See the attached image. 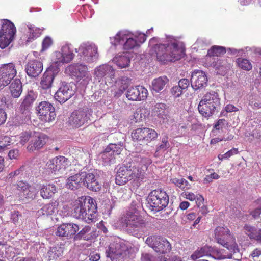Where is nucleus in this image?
<instances>
[{"instance_id":"obj_1","label":"nucleus","mask_w":261,"mask_h":261,"mask_svg":"<svg viewBox=\"0 0 261 261\" xmlns=\"http://www.w3.org/2000/svg\"><path fill=\"white\" fill-rule=\"evenodd\" d=\"M149 44L158 61L164 64L178 61L184 54L182 45L177 38L172 36H167L164 41L158 38H152Z\"/></svg>"},{"instance_id":"obj_2","label":"nucleus","mask_w":261,"mask_h":261,"mask_svg":"<svg viewBox=\"0 0 261 261\" xmlns=\"http://www.w3.org/2000/svg\"><path fill=\"white\" fill-rule=\"evenodd\" d=\"M74 57L72 46L69 43L63 44L58 50L54 51L51 55L50 65L42 77L41 88L49 89L55 77L60 71V68L64 64L71 62Z\"/></svg>"},{"instance_id":"obj_3","label":"nucleus","mask_w":261,"mask_h":261,"mask_svg":"<svg viewBox=\"0 0 261 261\" xmlns=\"http://www.w3.org/2000/svg\"><path fill=\"white\" fill-rule=\"evenodd\" d=\"M146 39L145 34L141 32L133 33L126 30H121L114 36L110 38L112 47H119L125 50H133L138 48Z\"/></svg>"},{"instance_id":"obj_4","label":"nucleus","mask_w":261,"mask_h":261,"mask_svg":"<svg viewBox=\"0 0 261 261\" xmlns=\"http://www.w3.org/2000/svg\"><path fill=\"white\" fill-rule=\"evenodd\" d=\"M17 74L15 64L12 63L0 65V89L10 84L9 90L12 97L17 98L22 92V85L18 79H14Z\"/></svg>"},{"instance_id":"obj_5","label":"nucleus","mask_w":261,"mask_h":261,"mask_svg":"<svg viewBox=\"0 0 261 261\" xmlns=\"http://www.w3.org/2000/svg\"><path fill=\"white\" fill-rule=\"evenodd\" d=\"M121 227L125 229L128 233L139 237L146 230L145 221L139 214L137 207L132 205L129 208L126 216L119 220Z\"/></svg>"},{"instance_id":"obj_6","label":"nucleus","mask_w":261,"mask_h":261,"mask_svg":"<svg viewBox=\"0 0 261 261\" xmlns=\"http://www.w3.org/2000/svg\"><path fill=\"white\" fill-rule=\"evenodd\" d=\"M72 205L71 211L74 217L82 219L87 223L94 221L96 218V207L93 199L81 197L73 201Z\"/></svg>"},{"instance_id":"obj_7","label":"nucleus","mask_w":261,"mask_h":261,"mask_svg":"<svg viewBox=\"0 0 261 261\" xmlns=\"http://www.w3.org/2000/svg\"><path fill=\"white\" fill-rule=\"evenodd\" d=\"M143 174L138 173L136 166L130 164L129 166H122L118 169L115 178L116 183L118 185H123L129 180L140 184L142 181Z\"/></svg>"},{"instance_id":"obj_8","label":"nucleus","mask_w":261,"mask_h":261,"mask_svg":"<svg viewBox=\"0 0 261 261\" xmlns=\"http://www.w3.org/2000/svg\"><path fill=\"white\" fill-rule=\"evenodd\" d=\"M81 60L84 63L91 64L96 62L99 57L98 47L95 43L85 41L75 48Z\"/></svg>"},{"instance_id":"obj_9","label":"nucleus","mask_w":261,"mask_h":261,"mask_svg":"<svg viewBox=\"0 0 261 261\" xmlns=\"http://www.w3.org/2000/svg\"><path fill=\"white\" fill-rule=\"evenodd\" d=\"M220 105L218 94L214 91L206 93L200 100L198 108L203 116L208 117L213 114Z\"/></svg>"},{"instance_id":"obj_10","label":"nucleus","mask_w":261,"mask_h":261,"mask_svg":"<svg viewBox=\"0 0 261 261\" xmlns=\"http://www.w3.org/2000/svg\"><path fill=\"white\" fill-rule=\"evenodd\" d=\"M215 237L217 242L225 247L227 250L234 253L239 252L240 250L235 239L231 235L227 227H217L215 230Z\"/></svg>"},{"instance_id":"obj_11","label":"nucleus","mask_w":261,"mask_h":261,"mask_svg":"<svg viewBox=\"0 0 261 261\" xmlns=\"http://www.w3.org/2000/svg\"><path fill=\"white\" fill-rule=\"evenodd\" d=\"M148 207L154 212L166 207L169 203V197L163 190L157 189L151 191L147 198Z\"/></svg>"},{"instance_id":"obj_12","label":"nucleus","mask_w":261,"mask_h":261,"mask_svg":"<svg viewBox=\"0 0 261 261\" xmlns=\"http://www.w3.org/2000/svg\"><path fill=\"white\" fill-rule=\"evenodd\" d=\"M94 78L99 82L105 83L107 87L102 86L103 89L108 87H113L114 83L115 70L112 66L104 64L97 66L93 70Z\"/></svg>"},{"instance_id":"obj_13","label":"nucleus","mask_w":261,"mask_h":261,"mask_svg":"<svg viewBox=\"0 0 261 261\" xmlns=\"http://www.w3.org/2000/svg\"><path fill=\"white\" fill-rule=\"evenodd\" d=\"M65 72L75 77L77 82L83 86L87 85L91 79L87 66L83 64H72L65 68Z\"/></svg>"},{"instance_id":"obj_14","label":"nucleus","mask_w":261,"mask_h":261,"mask_svg":"<svg viewBox=\"0 0 261 261\" xmlns=\"http://www.w3.org/2000/svg\"><path fill=\"white\" fill-rule=\"evenodd\" d=\"M37 96V93L33 90L29 91L24 96L20 106L21 114L16 117L19 124L25 123L30 119V109Z\"/></svg>"},{"instance_id":"obj_15","label":"nucleus","mask_w":261,"mask_h":261,"mask_svg":"<svg viewBox=\"0 0 261 261\" xmlns=\"http://www.w3.org/2000/svg\"><path fill=\"white\" fill-rule=\"evenodd\" d=\"M92 113V111L88 108L75 111L69 118V123L73 127H79L93 120Z\"/></svg>"},{"instance_id":"obj_16","label":"nucleus","mask_w":261,"mask_h":261,"mask_svg":"<svg viewBox=\"0 0 261 261\" xmlns=\"http://www.w3.org/2000/svg\"><path fill=\"white\" fill-rule=\"evenodd\" d=\"M158 136V134L154 129L148 127L138 128L132 133V137L134 140L145 144L155 140Z\"/></svg>"},{"instance_id":"obj_17","label":"nucleus","mask_w":261,"mask_h":261,"mask_svg":"<svg viewBox=\"0 0 261 261\" xmlns=\"http://www.w3.org/2000/svg\"><path fill=\"white\" fill-rule=\"evenodd\" d=\"M70 165L69 161L63 156L56 157L49 160L46 168L55 175L63 174Z\"/></svg>"},{"instance_id":"obj_18","label":"nucleus","mask_w":261,"mask_h":261,"mask_svg":"<svg viewBox=\"0 0 261 261\" xmlns=\"http://www.w3.org/2000/svg\"><path fill=\"white\" fill-rule=\"evenodd\" d=\"M127 252V248L119 238L116 239L115 242L111 243L106 250L107 256L110 258L111 260L118 258L121 256L126 257Z\"/></svg>"},{"instance_id":"obj_19","label":"nucleus","mask_w":261,"mask_h":261,"mask_svg":"<svg viewBox=\"0 0 261 261\" xmlns=\"http://www.w3.org/2000/svg\"><path fill=\"white\" fill-rule=\"evenodd\" d=\"M146 243L154 250L161 253H166L171 249L169 242L165 239L156 236H151L147 238Z\"/></svg>"},{"instance_id":"obj_20","label":"nucleus","mask_w":261,"mask_h":261,"mask_svg":"<svg viewBox=\"0 0 261 261\" xmlns=\"http://www.w3.org/2000/svg\"><path fill=\"white\" fill-rule=\"evenodd\" d=\"M17 189L18 194L21 197H24L29 199H33L38 192L40 186L37 184H33L31 185L22 181H18L15 186Z\"/></svg>"},{"instance_id":"obj_21","label":"nucleus","mask_w":261,"mask_h":261,"mask_svg":"<svg viewBox=\"0 0 261 261\" xmlns=\"http://www.w3.org/2000/svg\"><path fill=\"white\" fill-rule=\"evenodd\" d=\"M40 119L44 122H51L55 119L56 113L55 108L47 101L39 103L36 108Z\"/></svg>"},{"instance_id":"obj_22","label":"nucleus","mask_w":261,"mask_h":261,"mask_svg":"<svg viewBox=\"0 0 261 261\" xmlns=\"http://www.w3.org/2000/svg\"><path fill=\"white\" fill-rule=\"evenodd\" d=\"M20 31L23 34L21 40L27 43L35 40L41 33V30L39 28L30 23L22 24Z\"/></svg>"},{"instance_id":"obj_23","label":"nucleus","mask_w":261,"mask_h":261,"mask_svg":"<svg viewBox=\"0 0 261 261\" xmlns=\"http://www.w3.org/2000/svg\"><path fill=\"white\" fill-rule=\"evenodd\" d=\"M74 86L70 84L62 83L55 94V98L60 103L65 102L74 94Z\"/></svg>"},{"instance_id":"obj_24","label":"nucleus","mask_w":261,"mask_h":261,"mask_svg":"<svg viewBox=\"0 0 261 261\" xmlns=\"http://www.w3.org/2000/svg\"><path fill=\"white\" fill-rule=\"evenodd\" d=\"M191 84L192 87L195 90L206 87L207 77L205 73L200 70H194L191 74Z\"/></svg>"},{"instance_id":"obj_25","label":"nucleus","mask_w":261,"mask_h":261,"mask_svg":"<svg viewBox=\"0 0 261 261\" xmlns=\"http://www.w3.org/2000/svg\"><path fill=\"white\" fill-rule=\"evenodd\" d=\"M148 95V91L142 86L129 88L126 92V97L130 100H144Z\"/></svg>"},{"instance_id":"obj_26","label":"nucleus","mask_w":261,"mask_h":261,"mask_svg":"<svg viewBox=\"0 0 261 261\" xmlns=\"http://www.w3.org/2000/svg\"><path fill=\"white\" fill-rule=\"evenodd\" d=\"M79 229L78 225L75 224L63 223L57 228L56 234L58 236L68 239L74 236Z\"/></svg>"},{"instance_id":"obj_27","label":"nucleus","mask_w":261,"mask_h":261,"mask_svg":"<svg viewBox=\"0 0 261 261\" xmlns=\"http://www.w3.org/2000/svg\"><path fill=\"white\" fill-rule=\"evenodd\" d=\"M83 177V185L93 191H98L101 188V184L96 179L95 175L92 173L85 171L81 172Z\"/></svg>"},{"instance_id":"obj_28","label":"nucleus","mask_w":261,"mask_h":261,"mask_svg":"<svg viewBox=\"0 0 261 261\" xmlns=\"http://www.w3.org/2000/svg\"><path fill=\"white\" fill-rule=\"evenodd\" d=\"M43 69V63L37 60H30L25 66L27 74L33 77L38 76L42 72Z\"/></svg>"},{"instance_id":"obj_29","label":"nucleus","mask_w":261,"mask_h":261,"mask_svg":"<svg viewBox=\"0 0 261 261\" xmlns=\"http://www.w3.org/2000/svg\"><path fill=\"white\" fill-rule=\"evenodd\" d=\"M46 136L45 135L40 133H34L31 137V140L27 147L29 151L34 149H38L41 148L46 143Z\"/></svg>"},{"instance_id":"obj_30","label":"nucleus","mask_w":261,"mask_h":261,"mask_svg":"<svg viewBox=\"0 0 261 261\" xmlns=\"http://www.w3.org/2000/svg\"><path fill=\"white\" fill-rule=\"evenodd\" d=\"M151 163V159L147 156H137L130 163V164H133L136 166L138 173H141L143 174L142 181L145 179V171L147 170L148 166Z\"/></svg>"},{"instance_id":"obj_31","label":"nucleus","mask_w":261,"mask_h":261,"mask_svg":"<svg viewBox=\"0 0 261 261\" xmlns=\"http://www.w3.org/2000/svg\"><path fill=\"white\" fill-rule=\"evenodd\" d=\"M130 83V79L125 76L121 77L117 80L114 77L113 86L116 89H118V90L115 92L114 95L119 97L128 87Z\"/></svg>"},{"instance_id":"obj_32","label":"nucleus","mask_w":261,"mask_h":261,"mask_svg":"<svg viewBox=\"0 0 261 261\" xmlns=\"http://www.w3.org/2000/svg\"><path fill=\"white\" fill-rule=\"evenodd\" d=\"M0 33L1 34L7 36L9 38L14 39L16 33V29L12 22L9 20L4 19L2 22Z\"/></svg>"},{"instance_id":"obj_33","label":"nucleus","mask_w":261,"mask_h":261,"mask_svg":"<svg viewBox=\"0 0 261 261\" xmlns=\"http://www.w3.org/2000/svg\"><path fill=\"white\" fill-rule=\"evenodd\" d=\"M83 177L81 172L70 176L67 180L66 187L72 190H76L83 186Z\"/></svg>"},{"instance_id":"obj_34","label":"nucleus","mask_w":261,"mask_h":261,"mask_svg":"<svg viewBox=\"0 0 261 261\" xmlns=\"http://www.w3.org/2000/svg\"><path fill=\"white\" fill-rule=\"evenodd\" d=\"M40 193L43 199L50 198L56 192V187L54 184H48L40 186Z\"/></svg>"},{"instance_id":"obj_35","label":"nucleus","mask_w":261,"mask_h":261,"mask_svg":"<svg viewBox=\"0 0 261 261\" xmlns=\"http://www.w3.org/2000/svg\"><path fill=\"white\" fill-rule=\"evenodd\" d=\"M216 64L214 68L218 74L222 75H224L231 67L230 64L226 59H219Z\"/></svg>"},{"instance_id":"obj_36","label":"nucleus","mask_w":261,"mask_h":261,"mask_svg":"<svg viewBox=\"0 0 261 261\" xmlns=\"http://www.w3.org/2000/svg\"><path fill=\"white\" fill-rule=\"evenodd\" d=\"M56 202L49 203L44 205L37 212L38 216L51 215L57 211Z\"/></svg>"},{"instance_id":"obj_37","label":"nucleus","mask_w":261,"mask_h":261,"mask_svg":"<svg viewBox=\"0 0 261 261\" xmlns=\"http://www.w3.org/2000/svg\"><path fill=\"white\" fill-rule=\"evenodd\" d=\"M113 62L120 68L127 67L129 65L130 59L126 54L117 55L113 58Z\"/></svg>"},{"instance_id":"obj_38","label":"nucleus","mask_w":261,"mask_h":261,"mask_svg":"<svg viewBox=\"0 0 261 261\" xmlns=\"http://www.w3.org/2000/svg\"><path fill=\"white\" fill-rule=\"evenodd\" d=\"M227 253L224 249H218L217 248H213V251L211 254V256L216 259H223L225 258H231L232 256L231 253L233 252Z\"/></svg>"},{"instance_id":"obj_39","label":"nucleus","mask_w":261,"mask_h":261,"mask_svg":"<svg viewBox=\"0 0 261 261\" xmlns=\"http://www.w3.org/2000/svg\"><path fill=\"white\" fill-rule=\"evenodd\" d=\"M63 252V248L60 247H52L48 251L46 258L49 261L56 260L62 256Z\"/></svg>"},{"instance_id":"obj_40","label":"nucleus","mask_w":261,"mask_h":261,"mask_svg":"<svg viewBox=\"0 0 261 261\" xmlns=\"http://www.w3.org/2000/svg\"><path fill=\"white\" fill-rule=\"evenodd\" d=\"M152 115L163 119H167L166 105L163 103H156L152 109Z\"/></svg>"},{"instance_id":"obj_41","label":"nucleus","mask_w":261,"mask_h":261,"mask_svg":"<svg viewBox=\"0 0 261 261\" xmlns=\"http://www.w3.org/2000/svg\"><path fill=\"white\" fill-rule=\"evenodd\" d=\"M167 79L166 77H159L154 79L151 83L152 90L159 92L163 89L167 82Z\"/></svg>"},{"instance_id":"obj_42","label":"nucleus","mask_w":261,"mask_h":261,"mask_svg":"<svg viewBox=\"0 0 261 261\" xmlns=\"http://www.w3.org/2000/svg\"><path fill=\"white\" fill-rule=\"evenodd\" d=\"M212 251H213V248L205 246L200 249L196 251L192 255L191 257L193 260H195L198 258L204 256H211V254L212 253Z\"/></svg>"},{"instance_id":"obj_43","label":"nucleus","mask_w":261,"mask_h":261,"mask_svg":"<svg viewBox=\"0 0 261 261\" xmlns=\"http://www.w3.org/2000/svg\"><path fill=\"white\" fill-rule=\"evenodd\" d=\"M171 182L182 190H186L191 188V186L188 181L182 177H172Z\"/></svg>"},{"instance_id":"obj_44","label":"nucleus","mask_w":261,"mask_h":261,"mask_svg":"<svg viewBox=\"0 0 261 261\" xmlns=\"http://www.w3.org/2000/svg\"><path fill=\"white\" fill-rule=\"evenodd\" d=\"M209 54L215 56L216 58L224 55L226 52V49L223 46L214 45L211 47L207 51Z\"/></svg>"},{"instance_id":"obj_45","label":"nucleus","mask_w":261,"mask_h":261,"mask_svg":"<svg viewBox=\"0 0 261 261\" xmlns=\"http://www.w3.org/2000/svg\"><path fill=\"white\" fill-rule=\"evenodd\" d=\"M218 59H219L218 58H216L215 56L209 54L207 52V54L204 58L202 63L205 67H211L214 68V67L216 66L217 60Z\"/></svg>"},{"instance_id":"obj_46","label":"nucleus","mask_w":261,"mask_h":261,"mask_svg":"<svg viewBox=\"0 0 261 261\" xmlns=\"http://www.w3.org/2000/svg\"><path fill=\"white\" fill-rule=\"evenodd\" d=\"M238 66L241 69L249 71L252 68V64L249 60L244 58H238L236 61Z\"/></svg>"},{"instance_id":"obj_47","label":"nucleus","mask_w":261,"mask_h":261,"mask_svg":"<svg viewBox=\"0 0 261 261\" xmlns=\"http://www.w3.org/2000/svg\"><path fill=\"white\" fill-rule=\"evenodd\" d=\"M90 231L91 228L89 226H85L75 236V237L84 240H89L92 238Z\"/></svg>"},{"instance_id":"obj_48","label":"nucleus","mask_w":261,"mask_h":261,"mask_svg":"<svg viewBox=\"0 0 261 261\" xmlns=\"http://www.w3.org/2000/svg\"><path fill=\"white\" fill-rule=\"evenodd\" d=\"M123 148V144L119 143V144H110L106 148L112 152L114 155H119L120 154Z\"/></svg>"},{"instance_id":"obj_49","label":"nucleus","mask_w":261,"mask_h":261,"mask_svg":"<svg viewBox=\"0 0 261 261\" xmlns=\"http://www.w3.org/2000/svg\"><path fill=\"white\" fill-rule=\"evenodd\" d=\"M114 155H115L112 154V152H110L109 150H107V148H106L105 151L101 154V158L106 165H108V164H110L113 162Z\"/></svg>"},{"instance_id":"obj_50","label":"nucleus","mask_w":261,"mask_h":261,"mask_svg":"<svg viewBox=\"0 0 261 261\" xmlns=\"http://www.w3.org/2000/svg\"><path fill=\"white\" fill-rule=\"evenodd\" d=\"M53 44V39L49 36H46L42 40L40 52L48 49Z\"/></svg>"},{"instance_id":"obj_51","label":"nucleus","mask_w":261,"mask_h":261,"mask_svg":"<svg viewBox=\"0 0 261 261\" xmlns=\"http://www.w3.org/2000/svg\"><path fill=\"white\" fill-rule=\"evenodd\" d=\"M145 111L144 109H138L134 113V121L135 122H139L143 120L146 117V115L144 113Z\"/></svg>"},{"instance_id":"obj_52","label":"nucleus","mask_w":261,"mask_h":261,"mask_svg":"<svg viewBox=\"0 0 261 261\" xmlns=\"http://www.w3.org/2000/svg\"><path fill=\"white\" fill-rule=\"evenodd\" d=\"M210 43L208 40L205 38H199L193 45L194 49L202 48Z\"/></svg>"},{"instance_id":"obj_53","label":"nucleus","mask_w":261,"mask_h":261,"mask_svg":"<svg viewBox=\"0 0 261 261\" xmlns=\"http://www.w3.org/2000/svg\"><path fill=\"white\" fill-rule=\"evenodd\" d=\"M13 39L9 38L8 37L0 33V48H5L8 46Z\"/></svg>"},{"instance_id":"obj_54","label":"nucleus","mask_w":261,"mask_h":261,"mask_svg":"<svg viewBox=\"0 0 261 261\" xmlns=\"http://www.w3.org/2000/svg\"><path fill=\"white\" fill-rule=\"evenodd\" d=\"M257 229L255 227L248 225H246L244 227L245 233L248 236L250 239H253Z\"/></svg>"},{"instance_id":"obj_55","label":"nucleus","mask_w":261,"mask_h":261,"mask_svg":"<svg viewBox=\"0 0 261 261\" xmlns=\"http://www.w3.org/2000/svg\"><path fill=\"white\" fill-rule=\"evenodd\" d=\"M32 136V135L30 132H24L22 133L19 137L20 139V143L21 144L24 145L30 138H31Z\"/></svg>"},{"instance_id":"obj_56","label":"nucleus","mask_w":261,"mask_h":261,"mask_svg":"<svg viewBox=\"0 0 261 261\" xmlns=\"http://www.w3.org/2000/svg\"><path fill=\"white\" fill-rule=\"evenodd\" d=\"M168 137L166 135L163 137L162 142L160 145L158 147V149L166 150L169 147L170 144L168 142Z\"/></svg>"},{"instance_id":"obj_57","label":"nucleus","mask_w":261,"mask_h":261,"mask_svg":"<svg viewBox=\"0 0 261 261\" xmlns=\"http://www.w3.org/2000/svg\"><path fill=\"white\" fill-rule=\"evenodd\" d=\"M14 103L13 100H11L10 103L9 101H6V98L4 96L0 95V106L6 105L8 108L11 109L13 107Z\"/></svg>"},{"instance_id":"obj_58","label":"nucleus","mask_w":261,"mask_h":261,"mask_svg":"<svg viewBox=\"0 0 261 261\" xmlns=\"http://www.w3.org/2000/svg\"><path fill=\"white\" fill-rule=\"evenodd\" d=\"M12 141V138L8 136H4L0 139V145L1 147L4 148L7 146L9 145Z\"/></svg>"},{"instance_id":"obj_59","label":"nucleus","mask_w":261,"mask_h":261,"mask_svg":"<svg viewBox=\"0 0 261 261\" xmlns=\"http://www.w3.org/2000/svg\"><path fill=\"white\" fill-rule=\"evenodd\" d=\"M182 89L178 86H175L172 87L171 93L175 97L180 96L182 93Z\"/></svg>"},{"instance_id":"obj_60","label":"nucleus","mask_w":261,"mask_h":261,"mask_svg":"<svg viewBox=\"0 0 261 261\" xmlns=\"http://www.w3.org/2000/svg\"><path fill=\"white\" fill-rule=\"evenodd\" d=\"M190 85L189 81L187 79H182L178 82V86L180 87L182 90L187 89Z\"/></svg>"},{"instance_id":"obj_61","label":"nucleus","mask_w":261,"mask_h":261,"mask_svg":"<svg viewBox=\"0 0 261 261\" xmlns=\"http://www.w3.org/2000/svg\"><path fill=\"white\" fill-rule=\"evenodd\" d=\"M182 196L190 201L196 200L197 194H195L192 192H185L182 194Z\"/></svg>"},{"instance_id":"obj_62","label":"nucleus","mask_w":261,"mask_h":261,"mask_svg":"<svg viewBox=\"0 0 261 261\" xmlns=\"http://www.w3.org/2000/svg\"><path fill=\"white\" fill-rule=\"evenodd\" d=\"M249 105L253 109L257 110L261 108V101L259 100H252L250 101Z\"/></svg>"},{"instance_id":"obj_63","label":"nucleus","mask_w":261,"mask_h":261,"mask_svg":"<svg viewBox=\"0 0 261 261\" xmlns=\"http://www.w3.org/2000/svg\"><path fill=\"white\" fill-rule=\"evenodd\" d=\"M225 110L226 112L228 113L237 112L239 111V109L232 104L227 105L225 107Z\"/></svg>"},{"instance_id":"obj_64","label":"nucleus","mask_w":261,"mask_h":261,"mask_svg":"<svg viewBox=\"0 0 261 261\" xmlns=\"http://www.w3.org/2000/svg\"><path fill=\"white\" fill-rule=\"evenodd\" d=\"M19 155V151L17 149H13L9 151L8 155L11 159H16Z\"/></svg>"}]
</instances>
